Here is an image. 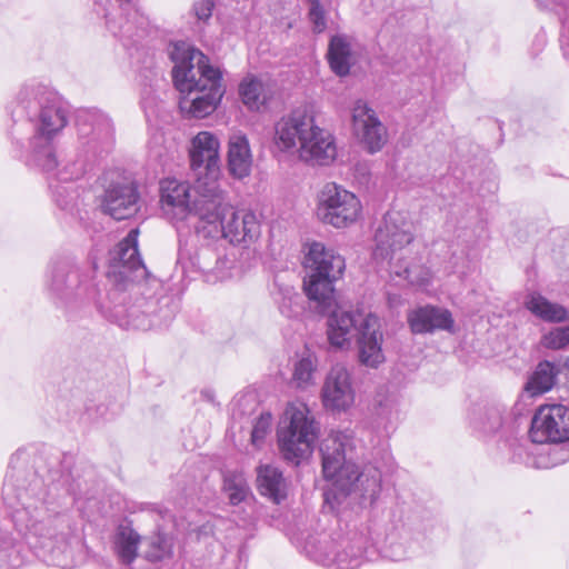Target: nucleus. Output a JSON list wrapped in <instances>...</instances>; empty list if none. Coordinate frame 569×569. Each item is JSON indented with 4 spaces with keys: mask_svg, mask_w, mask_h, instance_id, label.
I'll list each match as a JSON object with an SVG mask.
<instances>
[{
    "mask_svg": "<svg viewBox=\"0 0 569 569\" xmlns=\"http://www.w3.org/2000/svg\"><path fill=\"white\" fill-rule=\"evenodd\" d=\"M2 498L11 510L14 526L27 536L36 555L49 565L71 568L74 540L70 519L46 499L42 482L36 476L28 481L21 471L7 475Z\"/></svg>",
    "mask_w": 569,
    "mask_h": 569,
    "instance_id": "obj_1",
    "label": "nucleus"
},
{
    "mask_svg": "<svg viewBox=\"0 0 569 569\" xmlns=\"http://www.w3.org/2000/svg\"><path fill=\"white\" fill-rule=\"evenodd\" d=\"M92 262L91 269H82L69 258H59L50 262L46 274V288L56 306L66 312L92 305L98 312L110 321L134 329L147 330L156 323L150 319L149 310L153 301L142 299L138 305L124 308L113 305L117 290L106 292L97 280Z\"/></svg>",
    "mask_w": 569,
    "mask_h": 569,
    "instance_id": "obj_2",
    "label": "nucleus"
},
{
    "mask_svg": "<svg viewBox=\"0 0 569 569\" xmlns=\"http://www.w3.org/2000/svg\"><path fill=\"white\" fill-rule=\"evenodd\" d=\"M357 439L350 429L332 431L321 443L322 472L331 481L325 490V501L333 508L346 499L360 506H371L381 490V472L367 467L359 472L353 461Z\"/></svg>",
    "mask_w": 569,
    "mask_h": 569,
    "instance_id": "obj_3",
    "label": "nucleus"
},
{
    "mask_svg": "<svg viewBox=\"0 0 569 569\" xmlns=\"http://www.w3.org/2000/svg\"><path fill=\"white\" fill-rule=\"evenodd\" d=\"M303 290L312 311L328 316L327 335L331 346L349 345L357 320L352 312L337 303L335 282L342 276L346 263L342 256L321 242H312L305 257Z\"/></svg>",
    "mask_w": 569,
    "mask_h": 569,
    "instance_id": "obj_4",
    "label": "nucleus"
},
{
    "mask_svg": "<svg viewBox=\"0 0 569 569\" xmlns=\"http://www.w3.org/2000/svg\"><path fill=\"white\" fill-rule=\"evenodd\" d=\"M10 113L14 121L23 117L31 121L37 119L27 163L48 173L56 170L58 160L52 140L67 126L69 113L61 97L46 86L26 84L18 92Z\"/></svg>",
    "mask_w": 569,
    "mask_h": 569,
    "instance_id": "obj_5",
    "label": "nucleus"
},
{
    "mask_svg": "<svg viewBox=\"0 0 569 569\" xmlns=\"http://www.w3.org/2000/svg\"><path fill=\"white\" fill-rule=\"evenodd\" d=\"M169 56L174 63L172 78L181 94V112L197 119L211 114L223 96L221 72L209 64L200 50L186 42L173 43Z\"/></svg>",
    "mask_w": 569,
    "mask_h": 569,
    "instance_id": "obj_6",
    "label": "nucleus"
},
{
    "mask_svg": "<svg viewBox=\"0 0 569 569\" xmlns=\"http://www.w3.org/2000/svg\"><path fill=\"white\" fill-rule=\"evenodd\" d=\"M274 146L283 152L298 151L305 162L330 164L337 157L333 136L316 124L315 117L305 110H295L274 124Z\"/></svg>",
    "mask_w": 569,
    "mask_h": 569,
    "instance_id": "obj_7",
    "label": "nucleus"
},
{
    "mask_svg": "<svg viewBox=\"0 0 569 569\" xmlns=\"http://www.w3.org/2000/svg\"><path fill=\"white\" fill-rule=\"evenodd\" d=\"M370 539L366 529L320 531L308 535L303 550L312 561L336 569H356L368 558Z\"/></svg>",
    "mask_w": 569,
    "mask_h": 569,
    "instance_id": "obj_8",
    "label": "nucleus"
},
{
    "mask_svg": "<svg viewBox=\"0 0 569 569\" xmlns=\"http://www.w3.org/2000/svg\"><path fill=\"white\" fill-rule=\"evenodd\" d=\"M213 200L208 207H200V223L194 224V231L203 238L223 237L231 243L249 242L260 233V224L251 211H236L228 202L224 191L210 190Z\"/></svg>",
    "mask_w": 569,
    "mask_h": 569,
    "instance_id": "obj_9",
    "label": "nucleus"
},
{
    "mask_svg": "<svg viewBox=\"0 0 569 569\" xmlns=\"http://www.w3.org/2000/svg\"><path fill=\"white\" fill-rule=\"evenodd\" d=\"M213 188L219 189V183L198 179L192 196L188 182L164 179L160 182L161 211L172 223L186 222L194 228L196 223H200V207H208L207 204L213 200V192L209 191Z\"/></svg>",
    "mask_w": 569,
    "mask_h": 569,
    "instance_id": "obj_10",
    "label": "nucleus"
},
{
    "mask_svg": "<svg viewBox=\"0 0 569 569\" xmlns=\"http://www.w3.org/2000/svg\"><path fill=\"white\" fill-rule=\"evenodd\" d=\"M318 427L307 405L289 403L278 428V442L283 458L296 465L311 452Z\"/></svg>",
    "mask_w": 569,
    "mask_h": 569,
    "instance_id": "obj_11",
    "label": "nucleus"
},
{
    "mask_svg": "<svg viewBox=\"0 0 569 569\" xmlns=\"http://www.w3.org/2000/svg\"><path fill=\"white\" fill-rule=\"evenodd\" d=\"M412 229V223L402 213L387 212L375 234V261L388 264L393 260L400 261L402 250L413 241Z\"/></svg>",
    "mask_w": 569,
    "mask_h": 569,
    "instance_id": "obj_12",
    "label": "nucleus"
},
{
    "mask_svg": "<svg viewBox=\"0 0 569 569\" xmlns=\"http://www.w3.org/2000/svg\"><path fill=\"white\" fill-rule=\"evenodd\" d=\"M360 212L361 203L356 194L336 183L323 187L317 208V216L323 223L346 228L357 221Z\"/></svg>",
    "mask_w": 569,
    "mask_h": 569,
    "instance_id": "obj_13",
    "label": "nucleus"
},
{
    "mask_svg": "<svg viewBox=\"0 0 569 569\" xmlns=\"http://www.w3.org/2000/svg\"><path fill=\"white\" fill-rule=\"evenodd\" d=\"M78 137L86 152L98 156L108 152L113 143L110 118L98 109H82L76 113Z\"/></svg>",
    "mask_w": 569,
    "mask_h": 569,
    "instance_id": "obj_14",
    "label": "nucleus"
},
{
    "mask_svg": "<svg viewBox=\"0 0 569 569\" xmlns=\"http://www.w3.org/2000/svg\"><path fill=\"white\" fill-rule=\"evenodd\" d=\"M529 437L536 443L568 441L569 407L563 405L540 407L531 420Z\"/></svg>",
    "mask_w": 569,
    "mask_h": 569,
    "instance_id": "obj_15",
    "label": "nucleus"
},
{
    "mask_svg": "<svg viewBox=\"0 0 569 569\" xmlns=\"http://www.w3.org/2000/svg\"><path fill=\"white\" fill-rule=\"evenodd\" d=\"M323 407L332 412H346L355 403L356 392L350 371L341 363L332 366L327 373L322 388Z\"/></svg>",
    "mask_w": 569,
    "mask_h": 569,
    "instance_id": "obj_16",
    "label": "nucleus"
},
{
    "mask_svg": "<svg viewBox=\"0 0 569 569\" xmlns=\"http://www.w3.org/2000/svg\"><path fill=\"white\" fill-rule=\"evenodd\" d=\"M352 130L357 139L370 153L382 149L387 142V129L376 111L366 101L357 100L351 110Z\"/></svg>",
    "mask_w": 569,
    "mask_h": 569,
    "instance_id": "obj_17",
    "label": "nucleus"
},
{
    "mask_svg": "<svg viewBox=\"0 0 569 569\" xmlns=\"http://www.w3.org/2000/svg\"><path fill=\"white\" fill-rule=\"evenodd\" d=\"M383 335L378 318L369 315L360 325L357 338V356L361 366L378 369L386 361L382 349Z\"/></svg>",
    "mask_w": 569,
    "mask_h": 569,
    "instance_id": "obj_18",
    "label": "nucleus"
},
{
    "mask_svg": "<svg viewBox=\"0 0 569 569\" xmlns=\"http://www.w3.org/2000/svg\"><path fill=\"white\" fill-rule=\"evenodd\" d=\"M101 208L114 220L131 218L139 210L137 188L130 182L112 181L104 190Z\"/></svg>",
    "mask_w": 569,
    "mask_h": 569,
    "instance_id": "obj_19",
    "label": "nucleus"
},
{
    "mask_svg": "<svg viewBox=\"0 0 569 569\" xmlns=\"http://www.w3.org/2000/svg\"><path fill=\"white\" fill-rule=\"evenodd\" d=\"M138 229H132L111 251L110 262L119 273L131 280L144 279L148 270L143 264L138 250Z\"/></svg>",
    "mask_w": 569,
    "mask_h": 569,
    "instance_id": "obj_20",
    "label": "nucleus"
},
{
    "mask_svg": "<svg viewBox=\"0 0 569 569\" xmlns=\"http://www.w3.org/2000/svg\"><path fill=\"white\" fill-rule=\"evenodd\" d=\"M407 321L415 335L433 333L435 331H453L455 320L448 309L426 305L408 312Z\"/></svg>",
    "mask_w": 569,
    "mask_h": 569,
    "instance_id": "obj_21",
    "label": "nucleus"
},
{
    "mask_svg": "<svg viewBox=\"0 0 569 569\" xmlns=\"http://www.w3.org/2000/svg\"><path fill=\"white\" fill-rule=\"evenodd\" d=\"M505 412L506 408L500 403L478 402L470 408L468 419L475 431L482 435H493L501 429Z\"/></svg>",
    "mask_w": 569,
    "mask_h": 569,
    "instance_id": "obj_22",
    "label": "nucleus"
},
{
    "mask_svg": "<svg viewBox=\"0 0 569 569\" xmlns=\"http://www.w3.org/2000/svg\"><path fill=\"white\" fill-rule=\"evenodd\" d=\"M242 102L252 111H261L272 100L276 89L269 79L246 78L239 86Z\"/></svg>",
    "mask_w": 569,
    "mask_h": 569,
    "instance_id": "obj_23",
    "label": "nucleus"
},
{
    "mask_svg": "<svg viewBox=\"0 0 569 569\" xmlns=\"http://www.w3.org/2000/svg\"><path fill=\"white\" fill-rule=\"evenodd\" d=\"M252 167V154L249 140L241 132L233 133L228 141V169L238 179L250 174Z\"/></svg>",
    "mask_w": 569,
    "mask_h": 569,
    "instance_id": "obj_24",
    "label": "nucleus"
},
{
    "mask_svg": "<svg viewBox=\"0 0 569 569\" xmlns=\"http://www.w3.org/2000/svg\"><path fill=\"white\" fill-rule=\"evenodd\" d=\"M525 307L536 318L549 322L561 323L569 320V311L558 302H552L539 292H530L526 296Z\"/></svg>",
    "mask_w": 569,
    "mask_h": 569,
    "instance_id": "obj_25",
    "label": "nucleus"
},
{
    "mask_svg": "<svg viewBox=\"0 0 569 569\" xmlns=\"http://www.w3.org/2000/svg\"><path fill=\"white\" fill-rule=\"evenodd\" d=\"M258 488L262 496L269 497L273 502L280 503L287 497V483L282 472L271 465L258 468Z\"/></svg>",
    "mask_w": 569,
    "mask_h": 569,
    "instance_id": "obj_26",
    "label": "nucleus"
},
{
    "mask_svg": "<svg viewBox=\"0 0 569 569\" xmlns=\"http://www.w3.org/2000/svg\"><path fill=\"white\" fill-rule=\"evenodd\" d=\"M190 166L196 176V181L202 179L203 182H218L219 169V152H206L192 147L190 151Z\"/></svg>",
    "mask_w": 569,
    "mask_h": 569,
    "instance_id": "obj_27",
    "label": "nucleus"
},
{
    "mask_svg": "<svg viewBox=\"0 0 569 569\" xmlns=\"http://www.w3.org/2000/svg\"><path fill=\"white\" fill-rule=\"evenodd\" d=\"M557 375L558 370L552 362L548 360L540 361L525 385V392L529 397H537L548 392L555 386Z\"/></svg>",
    "mask_w": 569,
    "mask_h": 569,
    "instance_id": "obj_28",
    "label": "nucleus"
},
{
    "mask_svg": "<svg viewBox=\"0 0 569 569\" xmlns=\"http://www.w3.org/2000/svg\"><path fill=\"white\" fill-rule=\"evenodd\" d=\"M351 44L347 36L336 34L331 37L328 49V61L331 70L340 76H347L350 71Z\"/></svg>",
    "mask_w": 569,
    "mask_h": 569,
    "instance_id": "obj_29",
    "label": "nucleus"
},
{
    "mask_svg": "<svg viewBox=\"0 0 569 569\" xmlns=\"http://www.w3.org/2000/svg\"><path fill=\"white\" fill-rule=\"evenodd\" d=\"M272 296L280 312L287 318H293L301 311V297L290 284L273 282Z\"/></svg>",
    "mask_w": 569,
    "mask_h": 569,
    "instance_id": "obj_30",
    "label": "nucleus"
},
{
    "mask_svg": "<svg viewBox=\"0 0 569 569\" xmlns=\"http://www.w3.org/2000/svg\"><path fill=\"white\" fill-rule=\"evenodd\" d=\"M139 535L130 527H119L114 538V549L123 563H131L137 557Z\"/></svg>",
    "mask_w": 569,
    "mask_h": 569,
    "instance_id": "obj_31",
    "label": "nucleus"
},
{
    "mask_svg": "<svg viewBox=\"0 0 569 569\" xmlns=\"http://www.w3.org/2000/svg\"><path fill=\"white\" fill-rule=\"evenodd\" d=\"M212 252L209 249H202L192 256L191 249L188 248L187 243L180 241L177 267L181 269L182 274L188 276L190 272L208 271L210 270V263L206 261L207 256H211Z\"/></svg>",
    "mask_w": 569,
    "mask_h": 569,
    "instance_id": "obj_32",
    "label": "nucleus"
},
{
    "mask_svg": "<svg viewBox=\"0 0 569 569\" xmlns=\"http://www.w3.org/2000/svg\"><path fill=\"white\" fill-rule=\"evenodd\" d=\"M223 489L228 495L231 505L242 502L248 493L249 486L242 472L228 471L223 476Z\"/></svg>",
    "mask_w": 569,
    "mask_h": 569,
    "instance_id": "obj_33",
    "label": "nucleus"
},
{
    "mask_svg": "<svg viewBox=\"0 0 569 569\" xmlns=\"http://www.w3.org/2000/svg\"><path fill=\"white\" fill-rule=\"evenodd\" d=\"M317 365L311 356L302 357L293 369L292 381L297 388L305 389L313 382Z\"/></svg>",
    "mask_w": 569,
    "mask_h": 569,
    "instance_id": "obj_34",
    "label": "nucleus"
},
{
    "mask_svg": "<svg viewBox=\"0 0 569 569\" xmlns=\"http://www.w3.org/2000/svg\"><path fill=\"white\" fill-rule=\"evenodd\" d=\"M146 558L150 561H160L171 551L170 540L163 535H156L147 540Z\"/></svg>",
    "mask_w": 569,
    "mask_h": 569,
    "instance_id": "obj_35",
    "label": "nucleus"
},
{
    "mask_svg": "<svg viewBox=\"0 0 569 569\" xmlns=\"http://www.w3.org/2000/svg\"><path fill=\"white\" fill-rule=\"evenodd\" d=\"M540 343L551 350L566 348L569 345V326L553 328L541 337Z\"/></svg>",
    "mask_w": 569,
    "mask_h": 569,
    "instance_id": "obj_36",
    "label": "nucleus"
},
{
    "mask_svg": "<svg viewBox=\"0 0 569 569\" xmlns=\"http://www.w3.org/2000/svg\"><path fill=\"white\" fill-rule=\"evenodd\" d=\"M86 171L84 160H68L56 172L57 179L63 182L79 179Z\"/></svg>",
    "mask_w": 569,
    "mask_h": 569,
    "instance_id": "obj_37",
    "label": "nucleus"
},
{
    "mask_svg": "<svg viewBox=\"0 0 569 569\" xmlns=\"http://www.w3.org/2000/svg\"><path fill=\"white\" fill-rule=\"evenodd\" d=\"M16 553L13 539L7 533H0V569L14 568L16 563L12 561V558Z\"/></svg>",
    "mask_w": 569,
    "mask_h": 569,
    "instance_id": "obj_38",
    "label": "nucleus"
},
{
    "mask_svg": "<svg viewBox=\"0 0 569 569\" xmlns=\"http://www.w3.org/2000/svg\"><path fill=\"white\" fill-rule=\"evenodd\" d=\"M271 422H272V416L269 412L261 413L260 417L257 419L256 423L253 425L252 431H251V442L253 446L259 447L266 436L271 430Z\"/></svg>",
    "mask_w": 569,
    "mask_h": 569,
    "instance_id": "obj_39",
    "label": "nucleus"
},
{
    "mask_svg": "<svg viewBox=\"0 0 569 569\" xmlns=\"http://www.w3.org/2000/svg\"><path fill=\"white\" fill-rule=\"evenodd\" d=\"M309 20L312 23V30L321 33L327 28L326 12L319 0H309Z\"/></svg>",
    "mask_w": 569,
    "mask_h": 569,
    "instance_id": "obj_40",
    "label": "nucleus"
},
{
    "mask_svg": "<svg viewBox=\"0 0 569 569\" xmlns=\"http://www.w3.org/2000/svg\"><path fill=\"white\" fill-rule=\"evenodd\" d=\"M192 147L206 150V152H219V140L218 138L208 132V131H201L199 132L193 139H192Z\"/></svg>",
    "mask_w": 569,
    "mask_h": 569,
    "instance_id": "obj_41",
    "label": "nucleus"
},
{
    "mask_svg": "<svg viewBox=\"0 0 569 569\" xmlns=\"http://www.w3.org/2000/svg\"><path fill=\"white\" fill-rule=\"evenodd\" d=\"M50 188L52 189L57 204L62 209H68L74 200L73 192H69L68 188L66 187H54L52 182H50Z\"/></svg>",
    "mask_w": 569,
    "mask_h": 569,
    "instance_id": "obj_42",
    "label": "nucleus"
},
{
    "mask_svg": "<svg viewBox=\"0 0 569 569\" xmlns=\"http://www.w3.org/2000/svg\"><path fill=\"white\" fill-rule=\"evenodd\" d=\"M214 7V0H197L193 3L194 16L198 20L207 21L211 14Z\"/></svg>",
    "mask_w": 569,
    "mask_h": 569,
    "instance_id": "obj_43",
    "label": "nucleus"
},
{
    "mask_svg": "<svg viewBox=\"0 0 569 569\" xmlns=\"http://www.w3.org/2000/svg\"><path fill=\"white\" fill-rule=\"evenodd\" d=\"M549 456L553 466L559 465L569 459V449L565 447L555 448L549 452Z\"/></svg>",
    "mask_w": 569,
    "mask_h": 569,
    "instance_id": "obj_44",
    "label": "nucleus"
},
{
    "mask_svg": "<svg viewBox=\"0 0 569 569\" xmlns=\"http://www.w3.org/2000/svg\"><path fill=\"white\" fill-rule=\"evenodd\" d=\"M561 42H562L566 54H569V23L563 24Z\"/></svg>",
    "mask_w": 569,
    "mask_h": 569,
    "instance_id": "obj_45",
    "label": "nucleus"
},
{
    "mask_svg": "<svg viewBox=\"0 0 569 569\" xmlns=\"http://www.w3.org/2000/svg\"><path fill=\"white\" fill-rule=\"evenodd\" d=\"M201 398L207 402L214 403V392L210 389L202 390Z\"/></svg>",
    "mask_w": 569,
    "mask_h": 569,
    "instance_id": "obj_46",
    "label": "nucleus"
},
{
    "mask_svg": "<svg viewBox=\"0 0 569 569\" xmlns=\"http://www.w3.org/2000/svg\"><path fill=\"white\" fill-rule=\"evenodd\" d=\"M541 4L548 6L547 0H538Z\"/></svg>",
    "mask_w": 569,
    "mask_h": 569,
    "instance_id": "obj_47",
    "label": "nucleus"
}]
</instances>
